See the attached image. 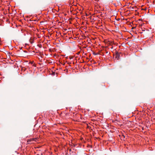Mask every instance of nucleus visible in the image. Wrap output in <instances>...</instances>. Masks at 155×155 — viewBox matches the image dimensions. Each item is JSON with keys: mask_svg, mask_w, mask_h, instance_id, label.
Instances as JSON below:
<instances>
[{"mask_svg": "<svg viewBox=\"0 0 155 155\" xmlns=\"http://www.w3.org/2000/svg\"><path fill=\"white\" fill-rule=\"evenodd\" d=\"M116 58H119V54L118 53H117L116 54Z\"/></svg>", "mask_w": 155, "mask_h": 155, "instance_id": "f257e3e1", "label": "nucleus"}, {"mask_svg": "<svg viewBox=\"0 0 155 155\" xmlns=\"http://www.w3.org/2000/svg\"><path fill=\"white\" fill-rule=\"evenodd\" d=\"M135 8L134 7L130 8V9L132 10H134V9Z\"/></svg>", "mask_w": 155, "mask_h": 155, "instance_id": "f03ea898", "label": "nucleus"}, {"mask_svg": "<svg viewBox=\"0 0 155 155\" xmlns=\"http://www.w3.org/2000/svg\"><path fill=\"white\" fill-rule=\"evenodd\" d=\"M98 54V53H93V54H94V55H96L97 54Z\"/></svg>", "mask_w": 155, "mask_h": 155, "instance_id": "7ed1b4c3", "label": "nucleus"}, {"mask_svg": "<svg viewBox=\"0 0 155 155\" xmlns=\"http://www.w3.org/2000/svg\"><path fill=\"white\" fill-rule=\"evenodd\" d=\"M39 46L40 48H41L42 47V45H39Z\"/></svg>", "mask_w": 155, "mask_h": 155, "instance_id": "20e7f679", "label": "nucleus"}, {"mask_svg": "<svg viewBox=\"0 0 155 155\" xmlns=\"http://www.w3.org/2000/svg\"><path fill=\"white\" fill-rule=\"evenodd\" d=\"M69 151H71V149H70L69 150Z\"/></svg>", "mask_w": 155, "mask_h": 155, "instance_id": "39448f33", "label": "nucleus"}, {"mask_svg": "<svg viewBox=\"0 0 155 155\" xmlns=\"http://www.w3.org/2000/svg\"><path fill=\"white\" fill-rule=\"evenodd\" d=\"M24 51V52H27L26 51Z\"/></svg>", "mask_w": 155, "mask_h": 155, "instance_id": "423d86ee", "label": "nucleus"}, {"mask_svg": "<svg viewBox=\"0 0 155 155\" xmlns=\"http://www.w3.org/2000/svg\"><path fill=\"white\" fill-rule=\"evenodd\" d=\"M135 11H137V10H135Z\"/></svg>", "mask_w": 155, "mask_h": 155, "instance_id": "0eeeda50", "label": "nucleus"}, {"mask_svg": "<svg viewBox=\"0 0 155 155\" xmlns=\"http://www.w3.org/2000/svg\"><path fill=\"white\" fill-rule=\"evenodd\" d=\"M54 73H54H54H53V74H54Z\"/></svg>", "mask_w": 155, "mask_h": 155, "instance_id": "6e6552de", "label": "nucleus"}, {"mask_svg": "<svg viewBox=\"0 0 155 155\" xmlns=\"http://www.w3.org/2000/svg\"><path fill=\"white\" fill-rule=\"evenodd\" d=\"M54 73H54H54H53V74H54Z\"/></svg>", "mask_w": 155, "mask_h": 155, "instance_id": "1a4fd4ad", "label": "nucleus"}]
</instances>
